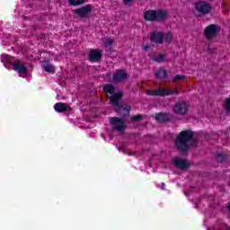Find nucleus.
Listing matches in <instances>:
<instances>
[{
  "label": "nucleus",
  "instance_id": "obj_11",
  "mask_svg": "<svg viewBox=\"0 0 230 230\" xmlns=\"http://www.w3.org/2000/svg\"><path fill=\"white\" fill-rule=\"evenodd\" d=\"M175 168H178L179 170H182L183 172L188 170L190 166L191 165L190 164V161L182 158H174L172 161Z\"/></svg>",
  "mask_w": 230,
  "mask_h": 230
},
{
  "label": "nucleus",
  "instance_id": "obj_2",
  "mask_svg": "<svg viewBox=\"0 0 230 230\" xmlns=\"http://www.w3.org/2000/svg\"><path fill=\"white\" fill-rule=\"evenodd\" d=\"M193 136H195V134L191 131V129L181 131L174 142L176 148L183 154L188 152V150H190V146L188 143L193 139Z\"/></svg>",
  "mask_w": 230,
  "mask_h": 230
},
{
  "label": "nucleus",
  "instance_id": "obj_28",
  "mask_svg": "<svg viewBox=\"0 0 230 230\" xmlns=\"http://www.w3.org/2000/svg\"><path fill=\"white\" fill-rule=\"evenodd\" d=\"M226 159V156L224 154H217V155L216 156V160L217 161V163H224Z\"/></svg>",
  "mask_w": 230,
  "mask_h": 230
},
{
  "label": "nucleus",
  "instance_id": "obj_23",
  "mask_svg": "<svg viewBox=\"0 0 230 230\" xmlns=\"http://www.w3.org/2000/svg\"><path fill=\"white\" fill-rule=\"evenodd\" d=\"M121 98H123V92L117 90L116 91V107H119V100H121Z\"/></svg>",
  "mask_w": 230,
  "mask_h": 230
},
{
  "label": "nucleus",
  "instance_id": "obj_27",
  "mask_svg": "<svg viewBox=\"0 0 230 230\" xmlns=\"http://www.w3.org/2000/svg\"><path fill=\"white\" fill-rule=\"evenodd\" d=\"M188 77L184 75H176L173 78H172V82H180L181 80H187Z\"/></svg>",
  "mask_w": 230,
  "mask_h": 230
},
{
  "label": "nucleus",
  "instance_id": "obj_8",
  "mask_svg": "<svg viewBox=\"0 0 230 230\" xmlns=\"http://www.w3.org/2000/svg\"><path fill=\"white\" fill-rule=\"evenodd\" d=\"M220 31V28L217 24H210L204 30V35L208 40H213L217 34Z\"/></svg>",
  "mask_w": 230,
  "mask_h": 230
},
{
  "label": "nucleus",
  "instance_id": "obj_32",
  "mask_svg": "<svg viewBox=\"0 0 230 230\" xmlns=\"http://www.w3.org/2000/svg\"><path fill=\"white\" fill-rule=\"evenodd\" d=\"M132 3V0H124V4H129Z\"/></svg>",
  "mask_w": 230,
  "mask_h": 230
},
{
  "label": "nucleus",
  "instance_id": "obj_30",
  "mask_svg": "<svg viewBox=\"0 0 230 230\" xmlns=\"http://www.w3.org/2000/svg\"><path fill=\"white\" fill-rule=\"evenodd\" d=\"M110 125L112 128V131L115 132V130H116V119H115V117L110 119Z\"/></svg>",
  "mask_w": 230,
  "mask_h": 230
},
{
  "label": "nucleus",
  "instance_id": "obj_6",
  "mask_svg": "<svg viewBox=\"0 0 230 230\" xmlns=\"http://www.w3.org/2000/svg\"><path fill=\"white\" fill-rule=\"evenodd\" d=\"M172 111L174 114L186 116L190 111V104L186 102H178L174 104Z\"/></svg>",
  "mask_w": 230,
  "mask_h": 230
},
{
  "label": "nucleus",
  "instance_id": "obj_24",
  "mask_svg": "<svg viewBox=\"0 0 230 230\" xmlns=\"http://www.w3.org/2000/svg\"><path fill=\"white\" fill-rule=\"evenodd\" d=\"M43 69L47 73H55V66H53L52 65H49V63H46L45 65H43Z\"/></svg>",
  "mask_w": 230,
  "mask_h": 230
},
{
  "label": "nucleus",
  "instance_id": "obj_3",
  "mask_svg": "<svg viewBox=\"0 0 230 230\" xmlns=\"http://www.w3.org/2000/svg\"><path fill=\"white\" fill-rule=\"evenodd\" d=\"M144 19L147 22H165L168 21V11L165 9H149L144 12Z\"/></svg>",
  "mask_w": 230,
  "mask_h": 230
},
{
  "label": "nucleus",
  "instance_id": "obj_33",
  "mask_svg": "<svg viewBox=\"0 0 230 230\" xmlns=\"http://www.w3.org/2000/svg\"><path fill=\"white\" fill-rule=\"evenodd\" d=\"M146 49H150V45H146V46L144 47V50L146 51Z\"/></svg>",
  "mask_w": 230,
  "mask_h": 230
},
{
  "label": "nucleus",
  "instance_id": "obj_35",
  "mask_svg": "<svg viewBox=\"0 0 230 230\" xmlns=\"http://www.w3.org/2000/svg\"><path fill=\"white\" fill-rule=\"evenodd\" d=\"M113 78H116V75H113Z\"/></svg>",
  "mask_w": 230,
  "mask_h": 230
},
{
  "label": "nucleus",
  "instance_id": "obj_21",
  "mask_svg": "<svg viewBox=\"0 0 230 230\" xmlns=\"http://www.w3.org/2000/svg\"><path fill=\"white\" fill-rule=\"evenodd\" d=\"M164 40H165L166 44H172L173 40V34L172 31H167L164 33Z\"/></svg>",
  "mask_w": 230,
  "mask_h": 230
},
{
  "label": "nucleus",
  "instance_id": "obj_26",
  "mask_svg": "<svg viewBox=\"0 0 230 230\" xmlns=\"http://www.w3.org/2000/svg\"><path fill=\"white\" fill-rule=\"evenodd\" d=\"M143 118H145V115H142V114L134 115L133 117H131V121L132 123L142 121Z\"/></svg>",
  "mask_w": 230,
  "mask_h": 230
},
{
  "label": "nucleus",
  "instance_id": "obj_9",
  "mask_svg": "<svg viewBox=\"0 0 230 230\" xmlns=\"http://www.w3.org/2000/svg\"><path fill=\"white\" fill-rule=\"evenodd\" d=\"M92 12L93 6H91V4H86L83 7L74 10V13H75V15H78V17H80L81 19H86L87 17H89V15H91Z\"/></svg>",
  "mask_w": 230,
  "mask_h": 230
},
{
  "label": "nucleus",
  "instance_id": "obj_10",
  "mask_svg": "<svg viewBox=\"0 0 230 230\" xmlns=\"http://www.w3.org/2000/svg\"><path fill=\"white\" fill-rule=\"evenodd\" d=\"M130 78V75L125 69L116 71V84H125Z\"/></svg>",
  "mask_w": 230,
  "mask_h": 230
},
{
  "label": "nucleus",
  "instance_id": "obj_22",
  "mask_svg": "<svg viewBox=\"0 0 230 230\" xmlns=\"http://www.w3.org/2000/svg\"><path fill=\"white\" fill-rule=\"evenodd\" d=\"M223 108L225 109V112H226L228 116H230V97L225 100Z\"/></svg>",
  "mask_w": 230,
  "mask_h": 230
},
{
  "label": "nucleus",
  "instance_id": "obj_31",
  "mask_svg": "<svg viewBox=\"0 0 230 230\" xmlns=\"http://www.w3.org/2000/svg\"><path fill=\"white\" fill-rule=\"evenodd\" d=\"M103 42L106 48H109V46H112V44H114V41L109 38L104 39Z\"/></svg>",
  "mask_w": 230,
  "mask_h": 230
},
{
  "label": "nucleus",
  "instance_id": "obj_4",
  "mask_svg": "<svg viewBox=\"0 0 230 230\" xmlns=\"http://www.w3.org/2000/svg\"><path fill=\"white\" fill-rule=\"evenodd\" d=\"M194 6L199 17H204V15H208V13L213 10L211 4L202 0H199L194 3Z\"/></svg>",
  "mask_w": 230,
  "mask_h": 230
},
{
  "label": "nucleus",
  "instance_id": "obj_17",
  "mask_svg": "<svg viewBox=\"0 0 230 230\" xmlns=\"http://www.w3.org/2000/svg\"><path fill=\"white\" fill-rule=\"evenodd\" d=\"M54 109H55L56 112H67V111H71V107H69V105H67L66 103H64V102H57L54 105Z\"/></svg>",
  "mask_w": 230,
  "mask_h": 230
},
{
  "label": "nucleus",
  "instance_id": "obj_1",
  "mask_svg": "<svg viewBox=\"0 0 230 230\" xmlns=\"http://www.w3.org/2000/svg\"><path fill=\"white\" fill-rule=\"evenodd\" d=\"M1 62L4 64L7 69H10V67H13L16 73L20 74V76H22L23 75H28V68L22 64L21 60L16 59L13 57H11L6 54L1 55Z\"/></svg>",
  "mask_w": 230,
  "mask_h": 230
},
{
  "label": "nucleus",
  "instance_id": "obj_29",
  "mask_svg": "<svg viewBox=\"0 0 230 230\" xmlns=\"http://www.w3.org/2000/svg\"><path fill=\"white\" fill-rule=\"evenodd\" d=\"M102 137H103L106 141H112V131L108 130V131L106 132V135H105V136L102 135Z\"/></svg>",
  "mask_w": 230,
  "mask_h": 230
},
{
  "label": "nucleus",
  "instance_id": "obj_14",
  "mask_svg": "<svg viewBox=\"0 0 230 230\" xmlns=\"http://www.w3.org/2000/svg\"><path fill=\"white\" fill-rule=\"evenodd\" d=\"M155 120L158 121V123H168V121H172V114L166 112L156 113Z\"/></svg>",
  "mask_w": 230,
  "mask_h": 230
},
{
  "label": "nucleus",
  "instance_id": "obj_18",
  "mask_svg": "<svg viewBox=\"0 0 230 230\" xmlns=\"http://www.w3.org/2000/svg\"><path fill=\"white\" fill-rule=\"evenodd\" d=\"M208 230H230V226H227V224H226L224 221L217 220L214 228H208Z\"/></svg>",
  "mask_w": 230,
  "mask_h": 230
},
{
  "label": "nucleus",
  "instance_id": "obj_12",
  "mask_svg": "<svg viewBox=\"0 0 230 230\" xmlns=\"http://www.w3.org/2000/svg\"><path fill=\"white\" fill-rule=\"evenodd\" d=\"M150 40L154 44H164V32L154 31L151 33Z\"/></svg>",
  "mask_w": 230,
  "mask_h": 230
},
{
  "label": "nucleus",
  "instance_id": "obj_25",
  "mask_svg": "<svg viewBox=\"0 0 230 230\" xmlns=\"http://www.w3.org/2000/svg\"><path fill=\"white\" fill-rule=\"evenodd\" d=\"M68 3L72 6H78L79 4H84L85 3V0H68Z\"/></svg>",
  "mask_w": 230,
  "mask_h": 230
},
{
  "label": "nucleus",
  "instance_id": "obj_5",
  "mask_svg": "<svg viewBox=\"0 0 230 230\" xmlns=\"http://www.w3.org/2000/svg\"><path fill=\"white\" fill-rule=\"evenodd\" d=\"M104 93H106L110 105L116 107V87L112 84H106L103 87Z\"/></svg>",
  "mask_w": 230,
  "mask_h": 230
},
{
  "label": "nucleus",
  "instance_id": "obj_15",
  "mask_svg": "<svg viewBox=\"0 0 230 230\" xmlns=\"http://www.w3.org/2000/svg\"><path fill=\"white\" fill-rule=\"evenodd\" d=\"M116 111L120 116L123 118H127V116L130 115L131 107L130 106H123L119 103V106L116 107Z\"/></svg>",
  "mask_w": 230,
  "mask_h": 230
},
{
  "label": "nucleus",
  "instance_id": "obj_20",
  "mask_svg": "<svg viewBox=\"0 0 230 230\" xmlns=\"http://www.w3.org/2000/svg\"><path fill=\"white\" fill-rule=\"evenodd\" d=\"M166 58V54H160L158 56H152L151 59L154 61V62H157L158 64H161L163 62H164Z\"/></svg>",
  "mask_w": 230,
  "mask_h": 230
},
{
  "label": "nucleus",
  "instance_id": "obj_16",
  "mask_svg": "<svg viewBox=\"0 0 230 230\" xmlns=\"http://www.w3.org/2000/svg\"><path fill=\"white\" fill-rule=\"evenodd\" d=\"M102 58V51L100 49H92L89 52V60L91 62H98Z\"/></svg>",
  "mask_w": 230,
  "mask_h": 230
},
{
  "label": "nucleus",
  "instance_id": "obj_13",
  "mask_svg": "<svg viewBox=\"0 0 230 230\" xmlns=\"http://www.w3.org/2000/svg\"><path fill=\"white\" fill-rule=\"evenodd\" d=\"M128 128V125H127V121L121 118H116V132H119L120 134H125V131Z\"/></svg>",
  "mask_w": 230,
  "mask_h": 230
},
{
  "label": "nucleus",
  "instance_id": "obj_34",
  "mask_svg": "<svg viewBox=\"0 0 230 230\" xmlns=\"http://www.w3.org/2000/svg\"><path fill=\"white\" fill-rule=\"evenodd\" d=\"M162 190H164V183H162Z\"/></svg>",
  "mask_w": 230,
  "mask_h": 230
},
{
  "label": "nucleus",
  "instance_id": "obj_19",
  "mask_svg": "<svg viewBox=\"0 0 230 230\" xmlns=\"http://www.w3.org/2000/svg\"><path fill=\"white\" fill-rule=\"evenodd\" d=\"M155 76L158 80H166L168 78V71L164 68H160L155 72Z\"/></svg>",
  "mask_w": 230,
  "mask_h": 230
},
{
  "label": "nucleus",
  "instance_id": "obj_7",
  "mask_svg": "<svg viewBox=\"0 0 230 230\" xmlns=\"http://www.w3.org/2000/svg\"><path fill=\"white\" fill-rule=\"evenodd\" d=\"M147 94H150L151 96H170L172 94H181V91L159 88L156 90H147Z\"/></svg>",
  "mask_w": 230,
  "mask_h": 230
}]
</instances>
